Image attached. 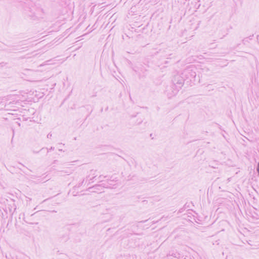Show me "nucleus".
<instances>
[{"label": "nucleus", "instance_id": "f257e3e1", "mask_svg": "<svg viewBox=\"0 0 259 259\" xmlns=\"http://www.w3.org/2000/svg\"><path fill=\"white\" fill-rule=\"evenodd\" d=\"M257 170L258 172L259 173V163L258 164V167L257 168Z\"/></svg>", "mask_w": 259, "mask_h": 259}]
</instances>
